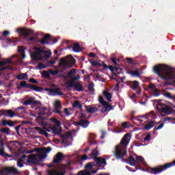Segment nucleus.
Instances as JSON below:
<instances>
[{
    "instance_id": "obj_54",
    "label": "nucleus",
    "mask_w": 175,
    "mask_h": 175,
    "mask_svg": "<svg viewBox=\"0 0 175 175\" xmlns=\"http://www.w3.org/2000/svg\"><path fill=\"white\" fill-rule=\"evenodd\" d=\"M94 83H91L88 87L89 91H90L91 92L95 91V89H94Z\"/></svg>"
},
{
    "instance_id": "obj_48",
    "label": "nucleus",
    "mask_w": 175,
    "mask_h": 175,
    "mask_svg": "<svg viewBox=\"0 0 175 175\" xmlns=\"http://www.w3.org/2000/svg\"><path fill=\"white\" fill-rule=\"evenodd\" d=\"M42 77L49 79L50 77V72L46 70H44V71H42Z\"/></svg>"
},
{
    "instance_id": "obj_16",
    "label": "nucleus",
    "mask_w": 175,
    "mask_h": 175,
    "mask_svg": "<svg viewBox=\"0 0 175 175\" xmlns=\"http://www.w3.org/2000/svg\"><path fill=\"white\" fill-rule=\"evenodd\" d=\"M0 113L1 116H4V117H9L10 118L16 117V113H14L12 109H1Z\"/></svg>"
},
{
    "instance_id": "obj_47",
    "label": "nucleus",
    "mask_w": 175,
    "mask_h": 175,
    "mask_svg": "<svg viewBox=\"0 0 175 175\" xmlns=\"http://www.w3.org/2000/svg\"><path fill=\"white\" fill-rule=\"evenodd\" d=\"M150 114H152L154 116V112L151 111L150 113H146V115H141L138 116V118H145L147 119L148 117H150Z\"/></svg>"
},
{
    "instance_id": "obj_37",
    "label": "nucleus",
    "mask_w": 175,
    "mask_h": 175,
    "mask_svg": "<svg viewBox=\"0 0 175 175\" xmlns=\"http://www.w3.org/2000/svg\"><path fill=\"white\" fill-rule=\"evenodd\" d=\"M1 133H6V135H10V129L9 127H4L0 129Z\"/></svg>"
},
{
    "instance_id": "obj_61",
    "label": "nucleus",
    "mask_w": 175,
    "mask_h": 175,
    "mask_svg": "<svg viewBox=\"0 0 175 175\" xmlns=\"http://www.w3.org/2000/svg\"><path fill=\"white\" fill-rule=\"evenodd\" d=\"M129 122H124L123 123H122V126L124 129H126V128H129Z\"/></svg>"
},
{
    "instance_id": "obj_5",
    "label": "nucleus",
    "mask_w": 175,
    "mask_h": 175,
    "mask_svg": "<svg viewBox=\"0 0 175 175\" xmlns=\"http://www.w3.org/2000/svg\"><path fill=\"white\" fill-rule=\"evenodd\" d=\"M172 166H175V160L172 163H166L163 165H157L154 167H149L146 168V172L148 173H150L151 174H160L162 172H165V170H167V169H170Z\"/></svg>"
},
{
    "instance_id": "obj_35",
    "label": "nucleus",
    "mask_w": 175,
    "mask_h": 175,
    "mask_svg": "<svg viewBox=\"0 0 175 175\" xmlns=\"http://www.w3.org/2000/svg\"><path fill=\"white\" fill-rule=\"evenodd\" d=\"M129 163L131 166H135V165H136V160H135V157L133 156H130L129 157Z\"/></svg>"
},
{
    "instance_id": "obj_42",
    "label": "nucleus",
    "mask_w": 175,
    "mask_h": 175,
    "mask_svg": "<svg viewBox=\"0 0 175 175\" xmlns=\"http://www.w3.org/2000/svg\"><path fill=\"white\" fill-rule=\"evenodd\" d=\"M18 51L21 54L22 59L25 58V51L23 48H18Z\"/></svg>"
},
{
    "instance_id": "obj_53",
    "label": "nucleus",
    "mask_w": 175,
    "mask_h": 175,
    "mask_svg": "<svg viewBox=\"0 0 175 175\" xmlns=\"http://www.w3.org/2000/svg\"><path fill=\"white\" fill-rule=\"evenodd\" d=\"M79 175H90L91 174V172L90 171H79L78 172Z\"/></svg>"
},
{
    "instance_id": "obj_43",
    "label": "nucleus",
    "mask_w": 175,
    "mask_h": 175,
    "mask_svg": "<svg viewBox=\"0 0 175 175\" xmlns=\"http://www.w3.org/2000/svg\"><path fill=\"white\" fill-rule=\"evenodd\" d=\"M51 121L52 122H53V124L57 125V126H61V122L58 120V119H57L56 118H53L51 119Z\"/></svg>"
},
{
    "instance_id": "obj_41",
    "label": "nucleus",
    "mask_w": 175,
    "mask_h": 175,
    "mask_svg": "<svg viewBox=\"0 0 175 175\" xmlns=\"http://www.w3.org/2000/svg\"><path fill=\"white\" fill-rule=\"evenodd\" d=\"M98 102L101 103L103 106H107V104H109V103H107V101H105V100L103 99V97L102 96L98 97Z\"/></svg>"
},
{
    "instance_id": "obj_33",
    "label": "nucleus",
    "mask_w": 175,
    "mask_h": 175,
    "mask_svg": "<svg viewBox=\"0 0 175 175\" xmlns=\"http://www.w3.org/2000/svg\"><path fill=\"white\" fill-rule=\"evenodd\" d=\"M67 75L68 76V77H70V79H72V77H75L76 76V69L72 68V70H70Z\"/></svg>"
},
{
    "instance_id": "obj_52",
    "label": "nucleus",
    "mask_w": 175,
    "mask_h": 175,
    "mask_svg": "<svg viewBox=\"0 0 175 175\" xmlns=\"http://www.w3.org/2000/svg\"><path fill=\"white\" fill-rule=\"evenodd\" d=\"M23 162H24V160L19 159L17 161V166H18V167H23L24 166Z\"/></svg>"
},
{
    "instance_id": "obj_12",
    "label": "nucleus",
    "mask_w": 175,
    "mask_h": 175,
    "mask_svg": "<svg viewBox=\"0 0 175 175\" xmlns=\"http://www.w3.org/2000/svg\"><path fill=\"white\" fill-rule=\"evenodd\" d=\"M94 162L96 163L98 167H102V165H103V167L100 169H103V167H105V166L107 165V162H106V159L102 158L101 157H94Z\"/></svg>"
},
{
    "instance_id": "obj_3",
    "label": "nucleus",
    "mask_w": 175,
    "mask_h": 175,
    "mask_svg": "<svg viewBox=\"0 0 175 175\" xmlns=\"http://www.w3.org/2000/svg\"><path fill=\"white\" fill-rule=\"evenodd\" d=\"M128 137H129V133H126L120 143L116 146L113 157L116 159H122V158H124L128 153L126 150L128 145L129 144V139H128Z\"/></svg>"
},
{
    "instance_id": "obj_4",
    "label": "nucleus",
    "mask_w": 175,
    "mask_h": 175,
    "mask_svg": "<svg viewBox=\"0 0 175 175\" xmlns=\"http://www.w3.org/2000/svg\"><path fill=\"white\" fill-rule=\"evenodd\" d=\"M34 51L31 53L30 57L33 61H42L43 56L46 59H49L51 57V53L49 51L42 49L40 48L34 47Z\"/></svg>"
},
{
    "instance_id": "obj_49",
    "label": "nucleus",
    "mask_w": 175,
    "mask_h": 175,
    "mask_svg": "<svg viewBox=\"0 0 175 175\" xmlns=\"http://www.w3.org/2000/svg\"><path fill=\"white\" fill-rule=\"evenodd\" d=\"M111 61L113 62V65H118L117 62H120V59H117L116 57H111Z\"/></svg>"
},
{
    "instance_id": "obj_34",
    "label": "nucleus",
    "mask_w": 175,
    "mask_h": 175,
    "mask_svg": "<svg viewBox=\"0 0 175 175\" xmlns=\"http://www.w3.org/2000/svg\"><path fill=\"white\" fill-rule=\"evenodd\" d=\"M33 99H35V97H31L29 99H27V100H25L23 103L24 106H28L29 105H32V103L33 102Z\"/></svg>"
},
{
    "instance_id": "obj_57",
    "label": "nucleus",
    "mask_w": 175,
    "mask_h": 175,
    "mask_svg": "<svg viewBox=\"0 0 175 175\" xmlns=\"http://www.w3.org/2000/svg\"><path fill=\"white\" fill-rule=\"evenodd\" d=\"M163 128V123H161L159 126L154 128L153 130V133H155V131H159V129H162Z\"/></svg>"
},
{
    "instance_id": "obj_36",
    "label": "nucleus",
    "mask_w": 175,
    "mask_h": 175,
    "mask_svg": "<svg viewBox=\"0 0 175 175\" xmlns=\"http://www.w3.org/2000/svg\"><path fill=\"white\" fill-rule=\"evenodd\" d=\"M94 164L95 163L94 162L88 163L87 165H85V168L86 169V170H91V169H92L94 166H95Z\"/></svg>"
},
{
    "instance_id": "obj_17",
    "label": "nucleus",
    "mask_w": 175,
    "mask_h": 175,
    "mask_svg": "<svg viewBox=\"0 0 175 175\" xmlns=\"http://www.w3.org/2000/svg\"><path fill=\"white\" fill-rule=\"evenodd\" d=\"M35 152H37L39 161H43L47 157V154L44 152V150L42 148H35Z\"/></svg>"
},
{
    "instance_id": "obj_56",
    "label": "nucleus",
    "mask_w": 175,
    "mask_h": 175,
    "mask_svg": "<svg viewBox=\"0 0 175 175\" xmlns=\"http://www.w3.org/2000/svg\"><path fill=\"white\" fill-rule=\"evenodd\" d=\"M53 93H55L56 95H59V96H62V95H64L62 92L55 89H54Z\"/></svg>"
},
{
    "instance_id": "obj_59",
    "label": "nucleus",
    "mask_w": 175,
    "mask_h": 175,
    "mask_svg": "<svg viewBox=\"0 0 175 175\" xmlns=\"http://www.w3.org/2000/svg\"><path fill=\"white\" fill-rule=\"evenodd\" d=\"M38 42L41 43V44H49V41H46L44 38L39 40Z\"/></svg>"
},
{
    "instance_id": "obj_31",
    "label": "nucleus",
    "mask_w": 175,
    "mask_h": 175,
    "mask_svg": "<svg viewBox=\"0 0 175 175\" xmlns=\"http://www.w3.org/2000/svg\"><path fill=\"white\" fill-rule=\"evenodd\" d=\"M72 107L74 109H82L83 107V105L81 103H80V102H79V100H75L73 104H72Z\"/></svg>"
},
{
    "instance_id": "obj_2",
    "label": "nucleus",
    "mask_w": 175,
    "mask_h": 175,
    "mask_svg": "<svg viewBox=\"0 0 175 175\" xmlns=\"http://www.w3.org/2000/svg\"><path fill=\"white\" fill-rule=\"evenodd\" d=\"M75 64H76V59H75L72 55L62 57L57 66V68H61V69L57 70L50 69L49 70V72L50 75H52V76H57L58 73H62V72L66 70L68 68H73Z\"/></svg>"
},
{
    "instance_id": "obj_32",
    "label": "nucleus",
    "mask_w": 175,
    "mask_h": 175,
    "mask_svg": "<svg viewBox=\"0 0 175 175\" xmlns=\"http://www.w3.org/2000/svg\"><path fill=\"white\" fill-rule=\"evenodd\" d=\"M135 163H144V159H143V157L136 155Z\"/></svg>"
},
{
    "instance_id": "obj_58",
    "label": "nucleus",
    "mask_w": 175,
    "mask_h": 175,
    "mask_svg": "<svg viewBox=\"0 0 175 175\" xmlns=\"http://www.w3.org/2000/svg\"><path fill=\"white\" fill-rule=\"evenodd\" d=\"M91 155L93 157H98L99 155V153L98 152V150L96 149H94L92 151Z\"/></svg>"
},
{
    "instance_id": "obj_14",
    "label": "nucleus",
    "mask_w": 175,
    "mask_h": 175,
    "mask_svg": "<svg viewBox=\"0 0 175 175\" xmlns=\"http://www.w3.org/2000/svg\"><path fill=\"white\" fill-rule=\"evenodd\" d=\"M62 171H58L57 170H51L48 172V174L49 175H65L66 174V165H62Z\"/></svg>"
},
{
    "instance_id": "obj_18",
    "label": "nucleus",
    "mask_w": 175,
    "mask_h": 175,
    "mask_svg": "<svg viewBox=\"0 0 175 175\" xmlns=\"http://www.w3.org/2000/svg\"><path fill=\"white\" fill-rule=\"evenodd\" d=\"M64 159V153L59 152L53 158V163H59Z\"/></svg>"
},
{
    "instance_id": "obj_64",
    "label": "nucleus",
    "mask_w": 175,
    "mask_h": 175,
    "mask_svg": "<svg viewBox=\"0 0 175 175\" xmlns=\"http://www.w3.org/2000/svg\"><path fill=\"white\" fill-rule=\"evenodd\" d=\"M7 125H8V126L12 127V126H13L14 125V123L13 121H12V120H8Z\"/></svg>"
},
{
    "instance_id": "obj_62",
    "label": "nucleus",
    "mask_w": 175,
    "mask_h": 175,
    "mask_svg": "<svg viewBox=\"0 0 175 175\" xmlns=\"http://www.w3.org/2000/svg\"><path fill=\"white\" fill-rule=\"evenodd\" d=\"M42 150H44V152L46 154H49V152H50V151H51V147H47V148H45Z\"/></svg>"
},
{
    "instance_id": "obj_63",
    "label": "nucleus",
    "mask_w": 175,
    "mask_h": 175,
    "mask_svg": "<svg viewBox=\"0 0 175 175\" xmlns=\"http://www.w3.org/2000/svg\"><path fill=\"white\" fill-rule=\"evenodd\" d=\"M163 96H165V98H168L169 99H173V96H172L171 93L163 94Z\"/></svg>"
},
{
    "instance_id": "obj_44",
    "label": "nucleus",
    "mask_w": 175,
    "mask_h": 175,
    "mask_svg": "<svg viewBox=\"0 0 175 175\" xmlns=\"http://www.w3.org/2000/svg\"><path fill=\"white\" fill-rule=\"evenodd\" d=\"M76 80H80V75H77V77H75V75L70 81V83H71V84H76V83H77L76 82Z\"/></svg>"
},
{
    "instance_id": "obj_23",
    "label": "nucleus",
    "mask_w": 175,
    "mask_h": 175,
    "mask_svg": "<svg viewBox=\"0 0 175 175\" xmlns=\"http://www.w3.org/2000/svg\"><path fill=\"white\" fill-rule=\"evenodd\" d=\"M155 125L154 121H149L146 124L144 125V129L145 131H150V129H152V128H154Z\"/></svg>"
},
{
    "instance_id": "obj_11",
    "label": "nucleus",
    "mask_w": 175,
    "mask_h": 175,
    "mask_svg": "<svg viewBox=\"0 0 175 175\" xmlns=\"http://www.w3.org/2000/svg\"><path fill=\"white\" fill-rule=\"evenodd\" d=\"M0 157H3L5 159H8V158H14V155L9 154L5 152V144H3V141L0 140Z\"/></svg>"
},
{
    "instance_id": "obj_6",
    "label": "nucleus",
    "mask_w": 175,
    "mask_h": 175,
    "mask_svg": "<svg viewBox=\"0 0 175 175\" xmlns=\"http://www.w3.org/2000/svg\"><path fill=\"white\" fill-rule=\"evenodd\" d=\"M17 90H21V88H30L32 91H35L36 92H42L43 91V88L31 84L27 83V81H23L20 83V86L16 87Z\"/></svg>"
},
{
    "instance_id": "obj_55",
    "label": "nucleus",
    "mask_w": 175,
    "mask_h": 175,
    "mask_svg": "<svg viewBox=\"0 0 175 175\" xmlns=\"http://www.w3.org/2000/svg\"><path fill=\"white\" fill-rule=\"evenodd\" d=\"M100 139L101 140H103V139H105V137L106 136V130H100Z\"/></svg>"
},
{
    "instance_id": "obj_15",
    "label": "nucleus",
    "mask_w": 175,
    "mask_h": 175,
    "mask_svg": "<svg viewBox=\"0 0 175 175\" xmlns=\"http://www.w3.org/2000/svg\"><path fill=\"white\" fill-rule=\"evenodd\" d=\"M3 172L7 174V175L12 174H20V172H18V170L14 167H5L3 168Z\"/></svg>"
},
{
    "instance_id": "obj_50",
    "label": "nucleus",
    "mask_w": 175,
    "mask_h": 175,
    "mask_svg": "<svg viewBox=\"0 0 175 175\" xmlns=\"http://www.w3.org/2000/svg\"><path fill=\"white\" fill-rule=\"evenodd\" d=\"M70 132H67L66 134L62 135V139H67L68 137H70Z\"/></svg>"
},
{
    "instance_id": "obj_45",
    "label": "nucleus",
    "mask_w": 175,
    "mask_h": 175,
    "mask_svg": "<svg viewBox=\"0 0 175 175\" xmlns=\"http://www.w3.org/2000/svg\"><path fill=\"white\" fill-rule=\"evenodd\" d=\"M175 118H173L172 117H167L165 118H164V122H166V121H168V122H172V124H175V121H174Z\"/></svg>"
},
{
    "instance_id": "obj_20",
    "label": "nucleus",
    "mask_w": 175,
    "mask_h": 175,
    "mask_svg": "<svg viewBox=\"0 0 175 175\" xmlns=\"http://www.w3.org/2000/svg\"><path fill=\"white\" fill-rule=\"evenodd\" d=\"M133 91H137V94L140 95L142 94V89L139 87V81H134L133 85L132 86Z\"/></svg>"
},
{
    "instance_id": "obj_21",
    "label": "nucleus",
    "mask_w": 175,
    "mask_h": 175,
    "mask_svg": "<svg viewBox=\"0 0 175 175\" xmlns=\"http://www.w3.org/2000/svg\"><path fill=\"white\" fill-rule=\"evenodd\" d=\"M39 109L40 111L38 112L39 116L37 117V118H38V120H41L42 121H43V120H44V118H43V116H44L46 113V108L40 107L36 108V109Z\"/></svg>"
},
{
    "instance_id": "obj_19",
    "label": "nucleus",
    "mask_w": 175,
    "mask_h": 175,
    "mask_svg": "<svg viewBox=\"0 0 175 175\" xmlns=\"http://www.w3.org/2000/svg\"><path fill=\"white\" fill-rule=\"evenodd\" d=\"M28 158L27 163H29V165H35L36 163L35 161H38V156H36V154H30Z\"/></svg>"
},
{
    "instance_id": "obj_8",
    "label": "nucleus",
    "mask_w": 175,
    "mask_h": 175,
    "mask_svg": "<svg viewBox=\"0 0 175 175\" xmlns=\"http://www.w3.org/2000/svg\"><path fill=\"white\" fill-rule=\"evenodd\" d=\"M20 33L23 36L25 40H27V42H33V40H35V37H29V35H32V33H33V30L31 29L23 28L21 29Z\"/></svg>"
},
{
    "instance_id": "obj_27",
    "label": "nucleus",
    "mask_w": 175,
    "mask_h": 175,
    "mask_svg": "<svg viewBox=\"0 0 175 175\" xmlns=\"http://www.w3.org/2000/svg\"><path fill=\"white\" fill-rule=\"evenodd\" d=\"M103 95L106 98L108 102H111V98H113V94L109 92L103 91Z\"/></svg>"
},
{
    "instance_id": "obj_22",
    "label": "nucleus",
    "mask_w": 175,
    "mask_h": 175,
    "mask_svg": "<svg viewBox=\"0 0 175 175\" xmlns=\"http://www.w3.org/2000/svg\"><path fill=\"white\" fill-rule=\"evenodd\" d=\"M85 109L88 113H90V114H95V113L98 112V108H95L91 105L85 106Z\"/></svg>"
},
{
    "instance_id": "obj_9",
    "label": "nucleus",
    "mask_w": 175,
    "mask_h": 175,
    "mask_svg": "<svg viewBox=\"0 0 175 175\" xmlns=\"http://www.w3.org/2000/svg\"><path fill=\"white\" fill-rule=\"evenodd\" d=\"M108 69L111 70L113 77H118V75H122V73H124V70L120 67H114L111 65H109Z\"/></svg>"
},
{
    "instance_id": "obj_29",
    "label": "nucleus",
    "mask_w": 175,
    "mask_h": 175,
    "mask_svg": "<svg viewBox=\"0 0 175 175\" xmlns=\"http://www.w3.org/2000/svg\"><path fill=\"white\" fill-rule=\"evenodd\" d=\"M104 107L101 109V113H106V111H110V110H113V106L110 105V104H107V105H103Z\"/></svg>"
},
{
    "instance_id": "obj_25",
    "label": "nucleus",
    "mask_w": 175,
    "mask_h": 175,
    "mask_svg": "<svg viewBox=\"0 0 175 175\" xmlns=\"http://www.w3.org/2000/svg\"><path fill=\"white\" fill-rule=\"evenodd\" d=\"M50 129L51 131V133H53V135H61V133L62 132V129L58 130L55 126H51Z\"/></svg>"
},
{
    "instance_id": "obj_13",
    "label": "nucleus",
    "mask_w": 175,
    "mask_h": 175,
    "mask_svg": "<svg viewBox=\"0 0 175 175\" xmlns=\"http://www.w3.org/2000/svg\"><path fill=\"white\" fill-rule=\"evenodd\" d=\"M62 105H61V101L59 100H57L54 103V109L53 113L55 114H59V116H62Z\"/></svg>"
},
{
    "instance_id": "obj_46",
    "label": "nucleus",
    "mask_w": 175,
    "mask_h": 175,
    "mask_svg": "<svg viewBox=\"0 0 175 175\" xmlns=\"http://www.w3.org/2000/svg\"><path fill=\"white\" fill-rule=\"evenodd\" d=\"M47 68V66L43 63H39L37 65V69L42 70V69H46Z\"/></svg>"
},
{
    "instance_id": "obj_24",
    "label": "nucleus",
    "mask_w": 175,
    "mask_h": 175,
    "mask_svg": "<svg viewBox=\"0 0 175 175\" xmlns=\"http://www.w3.org/2000/svg\"><path fill=\"white\" fill-rule=\"evenodd\" d=\"M72 51H74V53H80L83 51V48L80 46V44L77 42L75 43L74 46H72Z\"/></svg>"
},
{
    "instance_id": "obj_28",
    "label": "nucleus",
    "mask_w": 175,
    "mask_h": 175,
    "mask_svg": "<svg viewBox=\"0 0 175 175\" xmlns=\"http://www.w3.org/2000/svg\"><path fill=\"white\" fill-rule=\"evenodd\" d=\"M17 80H28V75L27 73H21L16 75Z\"/></svg>"
},
{
    "instance_id": "obj_40",
    "label": "nucleus",
    "mask_w": 175,
    "mask_h": 175,
    "mask_svg": "<svg viewBox=\"0 0 175 175\" xmlns=\"http://www.w3.org/2000/svg\"><path fill=\"white\" fill-rule=\"evenodd\" d=\"M148 88L150 90H152V91H153L154 92H158V89H157V87L154 83H150L148 85Z\"/></svg>"
},
{
    "instance_id": "obj_30",
    "label": "nucleus",
    "mask_w": 175,
    "mask_h": 175,
    "mask_svg": "<svg viewBox=\"0 0 175 175\" xmlns=\"http://www.w3.org/2000/svg\"><path fill=\"white\" fill-rule=\"evenodd\" d=\"M35 129H36V131H38V132H39V133H40V135H44V136H46V137H49V134L47 132H46L45 130L42 129H41L40 127H39V126H36V127H35Z\"/></svg>"
},
{
    "instance_id": "obj_38",
    "label": "nucleus",
    "mask_w": 175,
    "mask_h": 175,
    "mask_svg": "<svg viewBox=\"0 0 175 175\" xmlns=\"http://www.w3.org/2000/svg\"><path fill=\"white\" fill-rule=\"evenodd\" d=\"M129 74L131 75V76H133V77H139V76H140V72L137 70L129 71Z\"/></svg>"
},
{
    "instance_id": "obj_39",
    "label": "nucleus",
    "mask_w": 175,
    "mask_h": 175,
    "mask_svg": "<svg viewBox=\"0 0 175 175\" xmlns=\"http://www.w3.org/2000/svg\"><path fill=\"white\" fill-rule=\"evenodd\" d=\"M40 105H42L40 101L33 99V103H32V105H31V109H33V107H36V106H40Z\"/></svg>"
},
{
    "instance_id": "obj_1",
    "label": "nucleus",
    "mask_w": 175,
    "mask_h": 175,
    "mask_svg": "<svg viewBox=\"0 0 175 175\" xmlns=\"http://www.w3.org/2000/svg\"><path fill=\"white\" fill-rule=\"evenodd\" d=\"M152 70L153 73L159 76V77L162 79V80L170 81L175 79V74L173 72L174 68L170 66L165 64H157L153 66Z\"/></svg>"
},
{
    "instance_id": "obj_51",
    "label": "nucleus",
    "mask_w": 175,
    "mask_h": 175,
    "mask_svg": "<svg viewBox=\"0 0 175 175\" xmlns=\"http://www.w3.org/2000/svg\"><path fill=\"white\" fill-rule=\"evenodd\" d=\"M6 69H10V70H13V67L11 66H6L5 67H2L0 68L1 72H3V70H6Z\"/></svg>"
},
{
    "instance_id": "obj_7",
    "label": "nucleus",
    "mask_w": 175,
    "mask_h": 175,
    "mask_svg": "<svg viewBox=\"0 0 175 175\" xmlns=\"http://www.w3.org/2000/svg\"><path fill=\"white\" fill-rule=\"evenodd\" d=\"M157 109L161 116H163V114H172L173 113V109L170 107L162 103L157 104Z\"/></svg>"
},
{
    "instance_id": "obj_26",
    "label": "nucleus",
    "mask_w": 175,
    "mask_h": 175,
    "mask_svg": "<svg viewBox=\"0 0 175 175\" xmlns=\"http://www.w3.org/2000/svg\"><path fill=\"white\" fill-rule=\"evenodd\" d=\"M80 124L82 128H88V126H90V121H88V120L87 119H81Z\"/></svg>"
},
{
    "instance_id": "obj_10",
    "label": "nucleus",
    "mask_w": 175,
    "mask_h": 175,
    "mask_svg": "<svg viewBox=\"0 0 175 175\" xmlns=\"http://www.w3.org/2000/svg\"><path fill=\"white\" fill-rule=\"evenodd\" d=\"M67 88L69 90V88H74L78 92H82V91H84V88H83V85L80 83H72V82H67L66 83Z\"/></svg>"
},
{
    "instance_id": "obj_60",
    "label": "nucleus",
    "mask_w": 175,
    "mask_h": 175,
    "mask_svg": "<svg viewBox=\"0 0 175 175\" xmlns=\"http://www.w3.org/2000/svg\"><path fill=\"white\" fill-rule=\"evenodd\" d=\"M90 64L92 66H99L100 65V63L96 62V61H92L90 62Z\"/></svg>"
}]
</instances>
